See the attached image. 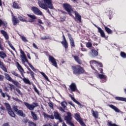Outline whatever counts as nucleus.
Returning <instances> with one entry per match:
<instances>
[{"label": "nucleus", "instance_id": "obj_1", "mask_svg": "<svg viewBox=\"0 0 126 126\" xmlns=\"http://www.w3.org/2000/svg\"><path fill=\"white\" fill-rule=\"evenodd\" d=\"M42 1L44 2L42 3L41 1H38V5L39 7L42 8V9H45L47 10L48 8L50 9H53L54 6L53 5V1L52 0H42Z\"/></svg>", "mask_w": 126, "mask_h": 126}, {"label": "nucleus", "instance_id": "obj_2", "mask_svg": "<svg viewBox=\"0 0 126 126\" xmlns=\"http://www.w3.org/2000/svg\"><path fill=\"white\" fill-rule=\"evenodd\" d=\"M72 68L74 74H80L84 72V69H83V68L79 65L73 66H72Z\"/></svg>", "mask_w": 126, "mask_h": 126}, {"label": "nucleus", "instance_id": "obj_3", "mask_svg": "<svg viewBox=\"0 0 126 126\" xmlns=\"http://www.w3.org/2000/svg\"><path fill=\"white\" fill-rule=\"evenodd\" d=\"M63 7L66 10V11H67L68 14L70 15V16H72V14L74 13V11H73V9L71 7V6L69 5V4L68 3H64L63 4Z\"/></svg>", "mask_w": 126, "mask_h": 126}, {"label": "nucleus", "instance_id": "obj_4", "mask_svg": "<svg viewBox=\"0 0 126 126\" xmlns=\"http://www.w3.org/2000/svg\"><path fill=\"white\" fill-rule=\"evenodd\" d=\"M71 113L70 112H67V116H65L64 119L65 121L66 122V124L69 125L70 126H74V125L72 123H71Z\"/></svg>", "mask_w": 126, "mask_h": 126}, {"label": "nucleus", "instance_id": "obj_5", "mask_svg": "<svg viewBox=\"0 0 126 126\" xmlns=\"http://www.w3.org/2000/svg\"><path fill=\"white\" fill-rule=\"evenodd\" d=\"M31 10L36 15H39L40 16H43V13L37 7L32 6L31 8Z\"/></svg>", "mask_w": 126, "mask_h": 126}, {"label": "nucleus", "instance_id": "obj_6", "mask_svg": "<svg viewBox=\"0 0 126 126\" xmlns=\"http://www.w3.org/2000/svg\"><path fill=\"white\" fill-rule=\"evenodd\" d=\"M4 105L6 108V109L8 111V113L9 115L11 116V117H12L13 118H14L15 117V114H14V112L12 111V109H11V107H10V105L7 103H5Z\"/></svg>", "mask_w": 126, "mask_h": 126}, {"label": "nucleus", "instance_id": "obj_7", "mask_svg": "<svg viewBox=\"0 0 126 126\" xmlns=\"http://www.w3.org/2000/svg\"><path fill=\"white\" fill-rule=\"evenodd\" d=\"M20 53L21 54L20 55V58L22 60V62L23 63H27L28 64H29V62H28V60H27V57H26V55H25L24 51H23L21 49Z\"/></svg>", "mask_w": 126, "mask_h": 126}, {"label": "nucleus", "instance_id": "obj_8", "mask_svg": "<svg viewBox=\"0 0 126 126\" xmlns=\"http://www.w3.org/2000/svg\"><path fill=\"white\" fill-rule=\"evenodd\" d=\"M24 104L27 107V108L29 109V110H30V111H33L34 109H35V107L38 106V103H33L32 104H30L28 102H25Z\"/></svg>", "mask_w": 126, "mask_h": 126}, {"label": "nucleus", "instance_id": "obj_9", "mask_svg": "<svg viewBox=\"0 0 126 126\" xmlns=\"http://www.w3.org/2000/svg\"><path fill=\"white\" fill-rule=\"evenodd\" d=\"M49 61L51 62L52 63V65L55 66V67H58V63H57V60L55 59L53 56L50 55L49 56Z\"/></svg>", "mask_w": 126, "mask_h": 126}, {"label": "nucleus", "instance_id": "obj_10", "mask_svg": "<svg viewBox=\"0 0 126 126\" xmlns=\"http://www.w3.org/2000/svg\"><path fill=\"white\" fill-rule=\"evenodd\" d=\"M75 119H76V120L79 122V123L80 124V125H81L82 126H85V124L84 123L83 121H82V119H81V118L80 117V116L78 114L76 113L75 114Z\"/></svg>", "mask_w": 126, "mask_h": 126}, {"label": "nucleus", "instance_id": "obj_11", "mask_svg": "<svg viewBox=\"0 0 126 126\" xmlns=\"http://www.w3.org/2000/svg\"><path fill=\"white\" fill-rule=\"evenodd\" d=\"M90 63L91 66L92 68H93V69H94V67L93 66V65H96V66H100V67H102V64L100 63L97 62V61L93 60L91 61Z\"/></svg>", "mask_w": 126, "mask_h": 126}, {"label": "nucleus", "instance_id": "obj_12", "mask_svg": "<svg viewBox=\"0 0 126 126\" xmlns=\"http://www.w3.org/2000/svg\"><path fill=\"white\" fill-rule=\"evenodd\" d=\"M63 40L61 42V43L65 49H67V48H68V44L67 43V41H66V39H65V37H64V35H63Z\"/></svg>", "mask_w": 126, "mask_h": 126}, {"label": "nucleus", "instance_id": "obj_13", "mask_svg": "<svg viewBox=\"0 0 126 126\" xmlns=\"http://www.w3.org/2000/svg\"><path fill=\"white\" fill-rule=\"evenodd\" d=\"M12 21L14 25H16L17 23H19V20H18V19H17L14 15H12Z\"/></svg>", "mask_w": 126, "mask_h": 126}, {"label": "nucleus", "instance_id": "obj_14", "mask_svg": "<svg viewBox=\"0 0 126 126\" xmlns=\"http://www.w3.org/2000/svg\"><path fill=\"white\" fill-rule=\"evenodd\" d=\"M54 116L56 120H59L60 122H63V120H62V118H61V116H60V114H59V113L57 112H54Z\"/></svg>", "mask_w": 126, "mask_h": 126}, {"label": "nucleus", "instance_id": "obj_15", "mask_svg": "<svg viewBox=\"0 0 126 126\" xmlns=\"http://www.w3.org/2000/svg\"><path fill=\"white\" fill-rule=\"evenodd\" d=\"M17 67L18 70H19V71H20V72L21 73L22 76H23V72L24 71V70L23 69V68H22V66H21V65H20V64H19L18 62L17 63Z\"/></svg>", "mask_w": 126, "mask_h": 126}, {"label": "nucleus", "instance_id": "obj_16", "mask_svg": "<svg viewBox=\"0 0 126 126\" xmlns=\"http://www.w3.org/2000/svg\"><path fill=\"white\" fill-rule=\"evenodd\" d=\"M98 29V31L99 32V33H100L101 37L102 38H105V37H106L105 35V32H104V31H103V30H102V29H101V28H97Z\"/></svg>", "mask_w": 126, "mask_h": 126}, {"label": "nucleus", "instance_id": "obj_17", "mask_svg": "<svg viewBox=\"0 0 126 126\" xmlns=\"http://www.w3.org/2000/svg\"><path fill=\"white\" fill-rule=\"evenodd\" d=\"M69 88L72 92H74L76 90V85L74 83H72L70 85Z\"/></svg>", "mask_w": 126, "mask_h": 126}, {"label": "nucleus", "instance_id": "obj_18", "mask_svg": "<svg viewBox=\"0 0 126 126\" xmlns=\"http://www.w3.org/2000/svg\"><path fill=\"white\" fill-rule=\"evenodd\" d=\"M68 37L71 46L72 47H75V45L74 44V41L73 40V38L71 37V35H70V34H69Z\"/></svg>", "mask_w": 126, "mask_h": 126}, {"label": "nucleus", "instance_id": "obj_19", "mask_svg": "<svg viewBox=\"0 0 126 126\" xmlns=\"http://www.w3.org/2000/svg\"><path fill=\"white\" fill-rule=\"evenodd\" d=\"M1 33L4 36V37L6 40H8V39H9L8 34H7V33H6V32H5V31L2 30V31H1Z\"/></svg>", "mask_w": 126, "mask_h": 126}, {"label": "nucleus", "instance_id": "obj_20", "mask_svg": "<svg viewBox=\"0 0 126 126\" xmlns=\"http://www.w3.org/2000/svg\"><path fill=\"white\" fill-rule=\"evenodd\" d=\"M109 107L111 108V109H113V110H114L116 113H120V111L118 107L113 105H109Z\"/></svg>", "mask_w": 126, "mask_h": 126}, {"label": "nucleus", "instance_id": "obj_21", "mask_svg": "<svg viewBox=\"0 0 126 126\" xmlns=\"http://www.w3.org/2000/svg\"><path fill=\"white\" fill-rule=\"evenodd\" d=\"M75 15L76 19L81 22V16L77 12H75Z\"/></svg>", "mask_w": 126, "mask_h": 126}, {"label": "nucleus", "instance_id": "obj_22", "mask_svg": "<svg viewBox=\"0 0 126 126\" xmlns=\"http://www.w3.org/2000/svg\"><path fill=\"white\" fill-rule=\"evenodd\" d=\"M0 65L1 66V69L2 70L5 71V72H7V70L6 69V68L4 67V64H3V63L1 62V61L0 60Z\"/></svg>", "mask_w": 126, "mask_h": 126}, {"label": "nucleus", "instance_id": "obj_23", "mask_svg": "<svg viewBox=\"0 0 126 126\" xmlns=\"http://www.w3.org/2000/svg\"><path fill=\"white\" fill-rule=\"evenodd\" d=\"M92 114L93 116V117H94V118H95V119H98V112L97 111H94V110H92Z\"/></svg>", "mask_w": 126, "mask_h": 126}, {"label": "nucleus", "instance_id": "obj_24", "mask_svg": "<svg viewBox=\"0 0 126 126\" xmlns=\"http://www.w3.org/2000/svg\"><path fill=\"white\" fill-rule=\"evenodd\" d=\"M31 113L33 120H34V121H37V120H38V118L37 117V115L35 114V112L31 111Z\"/></svg>", "mask_w": 126, "mask_h": 126}, {"label": "nucleus", "instance_id": "obj_25", "mask_svg": "<svg viewBox=\"0 0 126 126\" xmlns=\"http://www.w3.org/2000/svg\"><path fill=\"white\" fill-rule=\"evenodd\" d=\"M4 75L5 76L6 79H7V80H8V81L11 82V81L12 80V78L10 77V76H9V75L8 74L5 73V74H4Z\"/></svg>", "mask_w": 126, "mask_h": 126}, {"label": "nucleus", "instance_id": "obj_26", "mask_svg": "<svg viewBox=\"0 0 126 126\" xmlns=\"http://www.w3.org/2000/svg\"><path fill=\"white\" fill-rule=\"evenodd\" d=\"M104 28L106 32H107L108 34H112V30L110 29V28L106 27V26H104Z\"/></svg>", "mask_w": 126, "mask_h": 126}, {"label": "nucleus", "instance_id": "obj_27", "mask_svg": "<svg viewBox=\"0 0 126 126\" xmlns=\"http://www.w3.org/2000/svg\"><path fill=\"white\" fill-rule=\"evenodd\" d=\"M75 61L78 63L79 64H81L82 63V62L79 59V58H78L77 56L74 57Z\"/></svg>", "mask_w": 126, "mask_h": 126}, {"label": "nucleus", "instance_id": "obj_28", "mask_svg": "<svg viewBox=\"0 0 126 126\" xmlns=\"http://www.w3.org/2000/svg\"><path fill=\"white\" fill-rule=\"evenodd\" d=\"M69 97H70V98L72 99V100L75 102L76 103V104H77L78 105H80V103L79 102H78V101L76 100V99H75V98H74V97H73L71 94H69Z\"/></svg>", "mask_w": 126, "mask_h": 126}, {"label": "nucleus", "instance_id": "obj_29", "mask_svg": "<svg viewBox=\"0 0 126 126\" xmlns=\"http://www.w3.org/2000/svg\"><path fill=\"white\" fill-rule=\"evenodd\" d=\"M116 100H118V101H124V102H126V98H124L122 97H115Z\"/></svg>", "mask_w": 126, "mask_h": 126}, {"label": "nucleus", "instance_id": "obj_30", "mask_svg": "<svg viewBox=\"0 0 126 126\" xmlns=\"http://www.w3.org/2000/svg\"><path fill=\"white\" fill-rule=\"evenodd\" d=\"M23 81L24 82H25V83H26V84H29V85H31V82H30L29 79L26 78H24L23 79Z\"/></svg>", "mask_w": 126, "mask_h": 126}, {"label": "nucleus", "instance_id": "obj_31", "mask_svg": "<svg viewBox=\"0 0 126 126\" xmlns=\"http://www.w3.org/2000/svg\"><path fill=\"white\" fill-rule=\"evenodd\" d=\"M0 57L1 59H4V58L6 57V54H5V53L2 51H0Z\"/></svg>", "mask_w": 126, "mask_h": 126}, {"label": "nucleus", "instance_id": "obj_32", "mask_svg": "<svg viewBox=\"0 0 126 126\" xmlns=\"http://www.w3.org/2000/svg\"><path fill=\"white\" fill-rule=\"evenodd\" d=\"M30 18H31L32 19H33V20H35V19H37V17L35 16V15H32V14H28L27 15Z\"/></svg>", "mask_w": 126, "mask_h": 126}, {"label": "nucleus", "instance_id": "obj_33", "mask_svg": "<svg viewBox=\"0 0 126 126\" xmlns=\"http://www.w3.org/2000/svg\"><path fill=\"white\" fill-rule=\"evenodd\" d=\"M39 73H41V74L42 75V76H43V77H44V78L47 81H49V78L48 77V76H47V75H46V74H45V73H44L43 72H39Z\"/></svg>", "mask_w": 126, "mask_h": 126}, {"label": "nucleus", "instance_id": "obj_34", "mask_svg": "<svg viewBox=\"0 0 126 126\" xmlns=\"http://www.w3.org/2000/svg\"><path fill=\"white\" fill-rule=\"evenodd\" d=\"M20 36L21 40L23 42H25V43L28 42V40H27V39H26V37H25V36H22L21 35H20Z\"/></svg>", "mask_w": 126, "mask_h": 126}, {"label": "nucleus", "instance_id": "obj_35", "mask_svg": "<svg viewBox=\"0 0 126 126\" xmlns=\"http://www.w3.org/2000/svg\"><path fill=\"white\" fill-rule=\"evenodd\" d=\"M11 82H12V83L14 84V85H16L17 87H19V86H18V85H19V83H18V82L16 81H14L13 80V79H12V80L11 81Z\"/></svg>", "mask_w": 126, "mask_h": 126}, {"label": "nucleus", "instance_id": "obj_36", "mask_svg": "<svg viewBox=\"0 0 126 126\" xmlns=\"http://www.w3.org/2000/svg\"><path fill=\"white\" fill-rule=\"evenodd\" d=\"M16 113L17 114V115H19V116H21V117H23L24 115L23 111L19 110L17 112H16Z\"/></svg>", "mask_w": 126, "mask_h": 126}, {"label": "nucleus", "instance_id": "obj_37", "mask_svg": "<svg viewBox=\"0 0 126 126\" xmlns=\"http://www.w3.org/2000/svg\"><path fill=\"white\" fill-rule=\"evenodd\" d=\"M61 105L64 109H65V108H66V106H67V103L66 102L63 101L61 102Z\"/></svg>", "mask_w": 126, "mask_h": 126}, {"label": "nucleus", "instance_id": "obj_38", "mask_svg": "<svg viewBox=\"0 0 126 126\" xmlns=\"http://www.w3.org/2000/svg\"><path fill=\"white\" fill-rule=\"evenodd\" d=\"M13 7L14 8H17V9L20 8V7L15 2H13Z\"/></svg>", "mask_w": 126, "mask_h": 126}, {"label": "nucleus", "instance_id": "obj_39", "mask_svg": "<svg viewBox=\"0 0 126 126\" xmlns=\"http://www.w3.org/2000/svg\"><path fill=\"white\" fill-rule=\"evenodd\" d=\"M7 23L5 22L2 21V20L0 19V26H1V25H3L4 26H5Z\"/></svg>", "mask_w": 126, "mask_h": 126}, {"label": "nucleus", "instance_id": "obj_40", "mask_svg": "<svg viewBox=\"0 0 126 126\" xmlns=\"http://www.w3.org/2000/svg\"><path fill=\"white\" fill-rule=\"evenodd\" d=\"M98 77L100 79H104V78H106V76L103 74H98Z\"/></svg>", "mask_w": 126, "mask_h": 126}, {"label": "nucleus", "instance_id": "obj_41", "mask_svg": "<svg viewBox=\"0 0 126 126\" xmlns=\"http://www.w3.org/2000/svg\"><path fill=\"white\" fill-rule=\"evenodd\" d=\"M29 73L31 75V76L32 77V79H34V78H35V76L34 75V72H33V71H32V70H30V72Z\"/></svg>", "mask_w": 126, "mask_h": 126}, {"label": "nucleus", "instance_id": "obj_42", "mask_svg": "<svg viewBox=\"0 0 126 126\" xmlns=\"http://www.w3.org/2000/svg\"><path fill=\"white\" fill-rule=\"evenodd\" d=\"M29 65L30 67H31V68H32V69L33 70V71H34V72H36V69H35V68H34L33 65H32L31 64H30V63H29Z\"/></svg>", "mask_w": 126, "mask_h": 126}, {"label": "nucleus", "instance_id": "obj_43", "mask_svg": "<svg viewBox=\"0 0 126 126\" xmlns=\"http://www.w3.org/2000/svg\"><path fill=\"white\" fill-rule=\"evenodd\" d=\"M121 56L122 57V58H123L124 59L126 58V54L125 52H121Z\"/></svg>", "mask_w": 126, "mask_h": 126}, {"label": "nucleus", "instance_id": "obj_44", "mask_svg": "<svg viewBox=\"0 0 126 126\" xmlns=\"http://www.w3.org/2000/svg\"><path fill=\"white\" fill-rule=\"evenodd\" d=\"M11 73L13 74V75H14V76H16L17 77H19V75H18V74H17V73L14 71H12Z\"/></svg>", "mask_w": 126, "mask_h": 126}, {"label": "nucleus", "instance_id": "obj_45", "mask_svg": "<svg viewBox=\"0 0 126 126\" xmlns=\"http://www.w3.org/2000/svg\"><path fill=\"white\" fill-rule=\"evenodd\" d=\"M86 47L87 48H91L92 47V43L91 42H88L86 43Z\"/></svg>", "mask_w": 126, "mask_h": 126}, {"label": "nucleus", "instance_id": "obj_46", "mask_svg": "<svg viewBox=\"0 0 126 126\" xmlns=\"http://www.w3.org/2000/svg\"><path fill=\"white\" fill-rule=\"evenodd\" d=\"M92 53L94 55V56H98V52H97V51L95 50H93L92 51Z\"/></svg>", "mask_w": 126, "mask_h": 126}, {"label": "nucleus", "instance_id": "obj_47", "mask_svg": "<svg viewBox=\"0 0 126 126\" xmlns=\"http://www.w3.org/2000/svg\"><path fill=\"white\" fill-rule=\"evenodd\" d=\"M19 19L20 20V21H22L23 22H25V21H26L25 19L21 16H19Z\"/></svg>", "mask_w": 126, "mask_h": 126}, {"label": "nucleus", "instance_id": "obj_48", "mask_svg": "<svg viewBox=\"0 0 126 126\" xmlns=\"http://www.w3.org/2000/svg\"><path fill=\"white\" fill-rule=\"evenodd\" d=\"M29 126H36V124L34 123V122H29Z\"/></svg>", "mask_w": 126, "mask_h": 126}, {"label": "nucleus", "instance_id": "obj_49", "mask_svg": "<svg viewBox=\"0 0 126 126\" xmlns=\"http://www.w3.org/2000/svg\"><path fill=\"white\" fill-rule=\"evenodd\" d=\"M13 109L14 111H15V112L16 113L19 110L18 108H17V106H16L15 105L13 106Z\"/></svg>", "mask_w": 126, "mask_h": 126}, {"label": "nucleus", "instance_id": "obj_50", "mask_svg": "<svg viewBox=\"0 0 126 126\" xmlns=\"http://www.w3.org/2000/svg\"><path fill=\"white\" fill-rule=\"evenodd\" d=\"M8 44H9V46L10 47V48H11L12 50H13V51H15V48H14V47H13V46H12V45L11 44V43H10V42H8Z\"/></svg>", "mask_w": 126, "mask_h": 126}, {"label": "nucleus", "instance_id": "obj_51", "mask_svg": "<svg viewBox=\"0 0 126 126\" xmlns=\"http://www.w3.org/2000/svg\"><path fill=\"white\" fill-rule=\"evenodd\" d=\"M43 116L44 118H46V119H49V115L46 114L45 113H43Z\"/></svg>", "mask_w": 126, "mask_h": 126}, {"label": "nucleus", "instance_id": "obj_52", "mask_svg": "<svg viewBox=\"0 0 126 126\" xmlns=\"http://www.w3.org/2000/svg\"><path fill=\"white\" fill-rule=\"evenodd\" d=\"M9 85L10 86L11 91H12V89L14 88V86L10 84H9Z\"/></svg>", "mask_w": 126, "mask_h": 126}, {"label": "nucleus", "instance_id": "obj_53", "mask_svg": "<svg viewBox=\"0 0 126 126\" xmlns=\"http://www.w3.org/2000/svg\"><path fill=\"white\" fill-rule=\"evenodd\" d=\"M59 109L60 110V111H61V112H63V113H64L65 112L64 111V109H63V107H59Z\"/></svg>", "mask_w": 126, "mask_h": 126}, {"label": "nucleus", "instance_id": "obj_54", "mask_svg": "<svg viewBox=\"0 0 126 126\" xmlns=\"http://www.w3.org/2000/svg\"><path fill=\"white\" fill-rule=\"evenodd\" d=\"M16 91H17V92H18V94H20V95H22V93H21V92L19 89H16Z\"/></svg>", "mask_w": 126, "mask_h": 126}, {"label": "nucleus", "instance_id": "obj_55", "mask_svg": "<svg viewBox=\"0 0 126 126\" xmlns=\"http://www.w3.org/2000/svg\"><path fill=\"white\" fill-rule=\"evenodd\" d=\"M3 79H4V76L0 75V81H2Z\"/></svg>", "mask_w": 126, "mask_h": 126}, {"label": "nucleus", "instance_id": "obj_56", "mask_svg": "<svg viewBox=\"0 0 126 126\" xmlns=\"http://www.w3.org/2000/svg\"><path fill=\"white\" fill-rule=\"evenodd\" d=\"M32 46L33 47H34L35 49H36V50H38V47H37V45L35 43L32 44Z\"/></svg>", "mask_w": 126, "mask_h": 126}, {"label": "nucleus", "instance_id": "obj_57", "mask_svg": "<svg viewBox=\"0 0 126 126\" xmlns=\"http://www.w3.org/2000/svg\"><path fill=\"white\" fill-rule=\"evenodd\" d=\"M34 90L35 92L37 93V94H39V91H38V89H37V88H34Z\"/></svg>", "mask_w": 126, "mask_h": 126}, {"label": "nucleus", "instance_id": "obj_58", "mask_svg": "<svg viewBox=\"0 0 126 126\" xmlns=\"http://www.w3.org/2000/svg\"><path fill=\"white\" fill-rule=\"evenodd\" d=\"M1 96H2V97H3V98H5V96L6 95V94L3 93H1Z\"/></svg>", "mask_w": 126, "mask_h": 126}, {"label": "nucleus", "instance_id": "obj_59", "mask_svg": "<svg viewBox=\"0 0 126 126\" xmlns=\"http://www.w3.org/2000/svg\"><path fill=\"white\" fill-rule=\"evenodd\" d=\"M48 105L49 107H50V108H53V103H52L51 102H49L48 103Z\"/></svg>", "mask_w": 126, "mask_h": 126}, {"label": "nucleus", "instance_id": "obj_60", "mask_svg": "<svg viewBox=\"0 0 126 126\" xmlns=\"http://www.w3.org/2000/svg\"><path fill=\"white\" fill-rule=\"evenodd\" d=\"M49 118L50 119H51V120H54V119H55V118L54 117V116L53 115H49Z\"/></svg>", "mask_w": 126, "mask_h": 126}, {"label": "nucleus", "instance_id": "obj_61", "mask_svg": "<svg viewBox=\"0 0 126 126\" xmlns=\"http://www.w3.org/2000/svg\"><path fill=\"white\" fill-rule=\"evenodd\" d=\"M27 57H28V59H29V60L31 59V57H30V53L27 54Z\"/></svg>", "mask_w": 126, "mask_h": 126}, {"label": "nucleus", "instance_id": "obj_62", "mask_svg": "<svg viewBox=\"0 0 126 126\" xmlns=\"http://www.w3.org/2000/svg\"><path fill=\"white\" fill-rule=\"evenodd\" d=\"M38 23H40V24H43V22H42V20H38Z\"/></svg>", "mask_w": 126, "mask_h": 126}, {"label": "nucleus", "instance_id": "obj_63", "mask_svg": "<svg viewBox=\"0 0 126 126\" xmlns=\"http://www.w3.org/2000/svg\"><path fill=\"white\" fill-rule=\"evenodd\" d=\"M43 126H52V124L49 123V124L44 125Z\"/></svg>", "mask_w": 126, "mask_h": 126}, {"label": "nucleus", "instance_id": "obj_64", "mask_svg": "<svg viewBox=\"0 0 126 126\" xmlns=\"http://www.w3.org/2000/svg\"><path fill=\"white\" fill-rule=\"evenodd\" d=\"M3 126H9V125H8V124L5 123L3 125Z\"/></svg>", "mask_w": 126, "mask_h": 126}]
</instances>
